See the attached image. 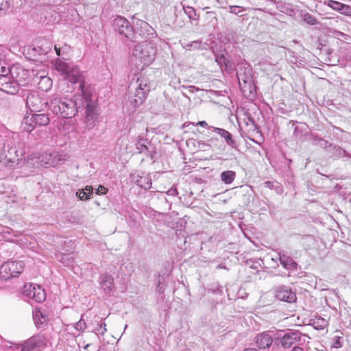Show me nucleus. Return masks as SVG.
<instances>
[{
  "mask_svg": "<svg viewBox=\"0 0 351 351\" xmlns=\"http://www.w3.org/2000/svg\"><path fill=\"white\" fill-rule=\"evenodd\" d=\"M156 53V49L152 43L147 41L138 43L133 49L129 64L136 71H142L154 60Z\"/></svg>",
  "mask_w": 351,
  "mask_h": 351,
  "instance_id": "nucleus-1",
  "label": "nucleus"
},
{
  "mask_svg": "<svg viewBox=\"0 0 351 351\" xmlns=\"http://www.w3.org/2000/svg\"><path fill=\"white\" fill-rule=\"evenodd\" d=\"M83 106L82 96L77 95L74 99L54 98L49 103V109L56 114L69 119L74 117Z\"/></svg>",
  "mask_w": 351,
  "mask_h": 351,
  "instance_id": "nucleus-2",
  "label": "nucleus"
},
{
  "mask_svg": "<svg viewBox=\"0 0 351 351\" xmlns=\"http://www.w3.org/2000/svg\"><path fill=\"white\" fill-rule=\"evenodd\" d=\"M3 162L8 167H12L19 164L25 154V145L23 142H7L3 148Z\"/></svg>",
  "mask_w": 351,
  "mask_h": 351,
  "instance_id": "nucleus-3",
  "label": "nucleus"
},
{
  "mask_svg": "<svg viewBox=\"0 0 351 351\" xmlns=\"http://www.w3.org/2000/svg\"><path fill=\"white\" fill-rule=\"evenodd\" d=\"M53 66L55 69L71 83H80V88H83L84 79L77 66L66 63L59 58L54 61Z\"/></svg>",
  "mask_w": 351,
  "mask_h": 351,
  "instance_id": "nucleus-4",
  "label": "nucleus"
},
{
  "mask_svg": "<svg viewBox=\"0 0 351 351\" xmlns=\"http://www.w3.org/2000/svg\"><path fill=\"white\" fill-rule=\"evenodd\" d=\"M24 269V264L21 261H8L0 267V278L7 280L18 276Z\"/></svg>",
  "mask_w": 351,
  "mask_h": 351,
  "instance_id": "nucleus-5",
  "label": "nucleus"
},
{
  "mask_svg": "<svg viewBox=\"0 0 351 351\" xmlns=\"http://www.w3.org/2000/svg\"><path fill=\"white\" fill-rule=\"evenodd\" d=\"M8 343L5 346L7 348H14L19 349L21 347V351H31L37 347H40L45 345V338L43 335H34L24 341L21 345L16 343H13L9 341H5Z\"/></svg>",
  "mask_w": 351,
  "mask_h": 351,
  "instance_id": "nucleus-6",
  "label": "nucleus"
},
{
  "mask_svg": "<svg viewBox=\"0 0 351 351\" xmlns=\"http://www.w3.org/2000/svg\"><path fill=\"white\" fill-rule=\"evenodd\" d=\"M114 31L128 39H132L133 28L129 21L123 16H117L113 21Z\"/></svg>",
  "mask_w": 351,
  "mask_h": 351,
  "instance_id": "nucleus-7",
  "label": "nucleus"
},
{
  "mask_svg": "<svg viewBox=\"0 0 351 351\" xmlns=\"http://www.w3.org/2000/svg\"><path fill=\"white\" fill-rule=\"evenodd\" d=\"M23 293L29 298L40 302L45 299V292L40 286L33 284H27L23 287Z\"/></svg>",
  "mask_w": 351,
  "mask_h": 351,
  "instance_id": "nucleus-8",
  "label": "nucleus"
},
{
  "mask_svg": "<svg viewBox=\"0 0 351 351\" xmlns=\"http://www.w3.org/2000/svg\"><path fill=\"white\" fill-rule=\"evenodd\" d=\"M47 104V102L43 100L38 93H30L27 96L26 105L31 111L40 112Z\"/></svg>",
  "mask_w": 351,
  "mask_h": 351,
  "instance_id": "nucleus-9",
  "label": "nucleus"
},
{
  "mask_svg": "<svg viewBox=\"0 0 351 351\" xmlns=\"http://www.w3.org/2000/svg\"><path fill=\"white\" fill-rule=\"evenodd\" d=\"M82 96L83 106L86 104V113L88 120H93L96 117L95 110L96 104L95 101H92L91 95L89 93L84 90V84L83 88H80Z\"/></svg>",
  "mask_w": 351,
  "mask_h": 351,
  "instance_id": "nucleus-10",
  "label": "nucleus"
},
{
  "mask_svg": "<svg viewBox=\"0 0 351 351\" xmlns=\"http://www.w3.org/2000/svg\"><path fill=\"white\" fill-rule=\"evenodd\" d=\"M302 336V334L300 331L289 330L281 337L280 343L282 347L283 348H291L296 342L301 340Z\"/></svg>",
  "mask_w": 351,
  "mask_h": 351,
  "instance_id": "nucleus-11",
  "label": "nucleus"
},
{
  "mask_svg": "<svg viewBox=\"0 0 351 351\" xmlns=\"http://www.w3.org/2000/svg\"><path fill=\"white\" fill-rule=\"evenodd\" d=\"M147 95L144 91L138 90L131 84L130 85L129 101L134 107L141 105L144 102Z\"/></svg>",
  "mask_w": 351,
  "mask_h": 351,
  "instance_id": "nucleus-12",
  "label": "nucleus"
},
{
  "mask_svg": "<svg viewBox=\"0 0 351 351\" xmlns=\"http://www.w3.org/2000/svg\"><path fill=\"white\" fill-rule=\"evenodd\" d=\"M276 296L280 300L289 303L293 302L296 300L295 293L287 287H280L278 288L276 291Z\"/></svg>",
  "mask_w": 351,
  "mask_h": 351,
  "instance_id": "nucleus-13",
  "label": "nucleus"
},
{
  "mask_svg": "<svg viewBox=\"0 0 351 351\" xmlns=\"http://www.w3.org/2000/svg\"><path fill=\"white\" fill-rule=\"evenodd\" d=\"M10 74L14 81L18 83V88L22 85L27 76V72L23 67L19 66H12L10 70Z\"/></svg>",
  "mask_w": 351,
  "mask_h": 351,
  "instance_id": "nucleus-14",
  "label": "nucleus"
},
{
  "mask_svg": "<svg viewBox=\"0 0 351 351\" xmlns=\"http://www.w3.org/2000/svg\"><path fill=\"white\" fill-rule=\"evenodd\" d=\"M272 341L273 338L269 331L261 332L256 337V344L259 349L269 348Z\"/></svg>",
  "mask_w": 351,
  "mask_h": 351,
  "instance_id": "nucleus-15",
  "label": "nucleus"
},
{
  "mask_svg": "<svg viewBox=\"0 0 351 351\" xmlns=\"http://www.w3.org/2000/svg\"><path fill=\"white\" fill-rule=\"evenodd\" d=\"M209 128H211L215 133L218 134L221 138H224L227 145L230 146L232 148H237V143L232 138V135L228 131L213 126H210Z\"/></svg>",
  "mask_w": 351,
  "mask_h": 351,
  "instance_id": "nucleus-16",
  "label": "nucleus"
},
{
  "mask_svg": "<svg viewBox=\"0 0 351 351\" xmlns=\"http://www.w3.org/2000/svg\"><path fill=\"white\" fill-rule=\"evenodd\" d=\"M100 284L101 288L106 293L112 291L114 285V279L110 275L103 274L100 276Z\"/></svg>",
  "mask_w": 351,
  "mask_h": 351,
  "instance_id": "nucleus-17",
  "label": "nucleus"
},
{
  "mask_svg": "<svg viewBox=\"0 0 351 351\" xmlns=\"http://www.w3.org/2000/svg\"><path fill=\"white\" fill-rule=\"evenodd\" d=\"M33 318L34 323L38 328H43L47 325L48 319L40 310H35Z\"/></svg>",
  "mask_w": 351,
  "mask_h": 351,
  "instance_id": "nucleus-18",
  "label": "nucleus"
},
{
  "mask_svg": "<svg viewBox=\"0 0 351 351\" xmlns=\"http://www.w3.org/2000/svg\"><path fill=\"white\" fill-rule=\"evenodd\" d=\"M280 262L282 267L287 269L296 270L297 263L293 260L292 258L287 256L286 255H280Z\"/></svg>",
  "mask_w": 351,
  "mask_h": 351,
  "instance_id": "nucleus-19",
  "label": "nucleus"
},
{
  "mask_svg": "<svg viewBox=\"0 0 351 351\" xmlns=\"http://www.w3.org/2000/svg\"><path fill=\"white\" fill-rule=\"evenodd\" d=\"M0 90L8 94L14 95L19 91L18 83L10 78L9 82L1 87Z\"/></svg>",
  "mask_w": 351,
  "mask_h": 351,
  "instance_id": "nucleus-20",
  "label": "nucleus"
},
{
  "mask_svg": "<svg viewBox=\"0 0 351 351\" xmlns=\"http://www.w3.org/2000/svg\"><path fill=\"white\" fill-rule=\"evenodd\" d=\"M130 84L132 85V86H134L135 88H138V90L144 91L147 94L149 92L150 86L149 84V81L146 77L138 78L135 82L131 83Z\"/></svg>",
  "mask_w": 351,
  "mask_h": 351,
  "instance_id": "nucleus-21",
  "label": "nucleus"
},
{
  "mask_svg": "<svg viewBox=\"0 0 351 351\" xmlns=\"http://www.w3.org/2000/svg\"><path fill=\"white\" fill-rule=\"evenodd\" d=\"M22 127L23 130L28 132H32L36 127L33 114H28L24 117L22 122Z\"/></svg>",
  "mask_w": 351,
  "mask_h": 351,
  "instance_id": "nucleus-22",
  "label": "nucleus"
},
{
  "mask_svg": "<svg viewBox=\"0 0 351 351\" xmlns=\"http://www.w3.org/2000/svg\"><path fill=\"white\" fill-rule=\"evenodd\" d=\"M53 82L49 77L41 76L38 82V88L42 91L47 92L51 89Z\"/></svg>",
  "mask_w": 351,
  "mask_h": 351,
  "instance_id": "nucleus-23",
  "label": "nucleus"
},
{
  "mask_svg": "<svg viewBox=\"0 0 351 351\" xmlns=\"http://www.w3.org/2000/svg\"><path fill=\"white\" fill-rule=\"evenodd\" d=\"M35 123L37 126L47 125L49 124L50 119L46 114H33Z\"/></svg>",
  "mask_w": 351,
  "mask_h": 351,
  "instance_id": "nucleus-24",
  "label": "nucleus"
},
{
  "mask_svg": "<svg viewBox=\"0 0 351 351\" xmlns=\"http://www.w3.org/2000/svg\"><path fill=\"white\" fill-rule=\"evenodd\" d=\"M93 195V188L90 186H86L84 189H79L76 192V195L82 200L90 199Z\"/></svg>",
  "mask_w": 351,
  "mask_h": 351,
  "instance_id": "nucleus-25",
  "label": "nucleus"
},
{
  "mask_svg": "<svg viewBox=\"0 0 351 351\" xmlns=\"http://www.w3.org/2000/svg\"><path fill=\"white\" fill-rule=\"evenodd\" d=\"M236 178L234 171H224L221 173V180L226 184H231Z\"/></svg>",
  "mask_w": 351,
  "mask_h": 351,
  "instance_id": "nucleus-26",
  "label": "nucleus"
},
{
  "mask_svg": "<svg viewBox=\"0 0 351 351\" xmlns=\"http://www.w3.org/2000/svg\"><path fill=\"white\" fill-rule=\"evenodd\" d=\"M147 144H149V143L147 139L140 138L136 143V147L138 150V153H146L148 150Z\"/></svg>",
  "mask_w": 351,
  "mask_h": 351,
  "instance_id": "nucleus-27",
  "label": "nucleus"
},
{
  "mask_svg": "<svg viewBox=\"0 0 351 351\" xmlns=\"http://www.w3.org/2000/svg\"><path fill=\"white\" fill-rule=\"evenodd\" d=\"M137 182L138 185L145 189H149L152 186V182L147 177L141 178V179L138 180Z\"/></svg>",
  "mask_w": 351,
  "mask_h": 351,
  "instance_id": "nucleus-28",
  "label": "nucleus"
},
{
  "mask_svg": "<svg viewBox=\"0 0 351 351\" xmlns=\"http://www.w3.org/2000/svg\"><path fill=\"white\" fill-rule=\"evenodd\" d=\"M184 11L185 14L188 16L189 19L191 20H196V11L195 10L190 6L183 7Z\"/></svg>",
  "mask_w": 351,
  "mask_h": 351,
  "instance_id": "nucleus-29",
  "label": "nucleus"
},
{
  "mask_svg": "<svg viewBox=\"0 0 351 351\" xmlns=\"http://www.w3.org/2000/svg\"><path fill=\"white\" fill-rule=\"evenodd\" d=\"M42 44L39 47H40V51L42 53H47L49 51L51 50L52 44L49 41L44 40L41 41Z\"/></svg>",
  "mask_w": 351,
  "mask_h": 351,
  "instance_id": "nucleus-30",
  "label": "nucleus"
},
{
  "mask_svg": "<svg viewBox=\"0 0 351 351\" xmlns=\"http://www.w3.org/2000/svg\"><path fill=\"white\" fill-rule=\"evenodd\" d=\"M324 4L328 5L334 10L339 12L340 8L343 3L338 2V1H333V0H327V1H324Z\"/></svg>",
  "mask_w": 351,
  "mask_h": 351,
  "instance_id": "nucleus-31",
  "label": "nucleus"
},
{
  "mask_svg": "<svg viewBox=\"0 0 351 351\" xmlns=\"http://www.w3.org/2000/svg\"><path fill=\"white\" fill-rule=\"evenodd\" d=\"M303 19L307 24L311 25L318 23L316 18L309 13L304 14L303 16Z\"/></svg>",
  "mask_w": 351,
  "mask_h": 351,
  "instance_id": "nucleus-32",
  "label": "nucleus"
},
{
  "mask_svg": "<svg viewBox=\"0 0 351 351\" xmlns=\"http://www.w3.org/2000/svg\"><path fill=\"white\" fill-rule=\"evenodd\" d=\"M343 346V338L340 336H335L332 340L331 346L334 348H339Z\"/></svg>",
  "mask_w": 351,
  "mask_h": 351,
  "instance_id": "nucleus-33",
  "label": "nucleus"
},
{
  "mask_svg": "<svg viewBox=\"0 0 351 351\" xmlns=\"http://www.w3.org/2000/svg\"><path fill=\"white\" fill-rule=\"evenodd\" d=\"M10 68L5 60H0V75L10 73Z\"/></svg>",
  "mask_w": 351,
  "mask_h": 351,
  "instance_id": "nucleus-34",
  "label": "nucleus"
},
{
  "mask_svg": "<svg viewBox=\"0 0 351 351\" xmlns=\"http://www.w3.org/2000/svg\"><path fill=\"white\" fill-rule=\"evenodd\" d=\"M228 9L230 13L236 15L241 14L243 11L245 10L244 8L238 5H230Z\"/></svg>",
  "mask_w": 351,
  "mask_h": 351,
  "instance_id": "nucleus-35",
  "label": "nucleus"
},
{
  "mask_svg": "<svg viewBox=\"0 0 351 351\" xmlns=\"http://www.w3.org/2000/svg\"><path fill=\"white\" fill-rule=\"evenodd\" d=\"M339 12L342 14L351 16V7L348 5L342 4Z\"/></svg>",
  "mask_w": 351,
  "mask_h": 351,
  "instance_id": "nucleus-36",
  "label": "nucleus"
},
{
  "mask_svg": "<svg viewBox=\"0 0 351 351\" xmlns=\"http://www.w3.org/2000/svg\"><path fill=\"white\" fill-rule=\"evenodd\" d=\"M86 328V324L84 320L81 319L79 322L75 323V328L78 331H84Z\"/></svg>",
  "mask_w": 351,
  "mask_h": 351,
  "instance_id": "nucleus-37",
  "label": "nucleus"
},
{
  "mask_svg": "<svg viewBox=\"0 0 351 351\" xmlns=\"http://www.w3.org/2000/svg\"><path fill=\"white\" fill-rule=\"evenodd\" d=\"M8 8L7 0H0V11L5 10Z\"/></svg>",
  "mask_w": 351,
  "mask_h": 351,
  "instance_id": "nucleus-38",
  "label": "nucleus"
},
{
  "mask_svg": "<svg viewBox=\"0 0 351 351\" xmlns=\"http://www.w3.org/2000/svg\"><path fill=\"white\" fill-rule=\"evenodd\" d=\"M107 331V329H106V324L104 323V322H102L100 324V328L99 329V332L101 335H104Z\"/></svg>",
  "mask_w": 351,
  "mask_h": 351,
  "instance_id": "nucleus-39",
  "label": "nucleus"
},
{
  "mask_svg": "<svg viewBox=\"0 0 351 351\" xmlns=\"http://www.w3.org/2000/svg\"><path fill=\"white\" fill-rule=\"evenodd\" d=\"M107 192V189L106 187H104V186H101L100 185L97 191H96V193L97 194H106Z\"/></svg>",
  "mask_w": 351,
  "mask_h": 351,
  "instance_id": "nucleus-40",
  "label": "nucleus"
},
{
  "mask_svg": "<svg viewBox=\"0 0 351 351\" xmlns=\"http://www.w3.org/2000/svg\"><path fill=\"white\" fill-rule=\"evenodd\" d=\"M201 42L199 41H194L192 42L189 45L190 47H194V48H199L200 47Z\"/></svg>",
  "mask_w": 351,
  "mask_h": 351,
  "instance_id": "nucleus-41",
  "label": "nucleus"
},
{
  "mask_svg": "<svg viewBox=\"0 0 351 351\" xmlns=\"http://www.w3.org/2000/svg\"><path fill=\"white\" fill-rule=\"evenodd\" d=\"M167 193L169 195H176L178 194L177 190L176 189H170Z\"/></svg>",
  "mask_w": 351,
  "mask_h": 351,
  "instance_id": "nucleus-42",
  "label": "nucleus"
},
{
  "mask_svg": "<svg viewBox=\"0 0 351 351\" xmlns=\"http://www.w3.org/2000/svg\"><path fill=\"white\" fill-rule=\"evenodd\" d=\"M197 125L202 127H206L208 125L207 123L205 121H199L197 122Z\"/></svg>",
  "mask_w": 351,
  "mask_h": 351,
  "instance_id": "nucleus-43",
  "label": "nucleus"
},
{
  "mask_svg": "<svg viewBox=\"0 0 351 351\" xmlns=\"http://www.w3.org/2000/svg\"><path fill=\"white\" fill-rule=\"evenodd\" d=\"M291 351H304V349L299 346H295Z\"/></svg>",
  "mask_w": 351,
  "mask_h": 351,
  "instance_id": "nucleus-44",
  "label": "nucleus"
},
{
  "mask_svg": "<svg viewBox=\"0 0 351 351\" xmlns=\"http://www.w3.org/2000/svg\"><path fill=\"white\" fill-rule=\"evenodd\" d=\"M54 49L56 52V54L58 56H60L61 53H60V47H58L56 45L54 46Z\"/></svg>",
  "mask_w": 351,
  "mask_h": 351,
  "instance_id": "nucleus-45",
  "label": "nucleus"
},
{
  "mask_svg": "<svg viewBox=\"0 0 351 351\" xmlns=\"http://www.w3.org/2000/svg\"><path fill=\"white\" fill-rule=\"evenodd\" d=\"M264 185H265V187H268V188H270V189H271V186H272V184H271V182L267 181V182H265L264 183Z\"/></svg>",
  "mask_w": 351,
  "mask_h": 351,
  "instance_id": "nucleus-46",
  "label": "nucleus"
},
{
  "mask_svg": "<svg viewBox=\"0 0 351 351\" xmlns=\"http://www.w3.org/2000/svg\"><path fill=\"white\" fill-rule=\"evenodd\" d=\"M189 90H190L191 92H194L195 90H198V88H196V87H195V86H189Z\"/></svg>",
  "mask_w": 351,
  "mask_h": 351,
  "instance_id": "nucleus-47",
  "label": "nucleus"
},
{
  "mask_svg": "<svg viewBox=\"0 0 351 351\" xmlns=\"http://www.w3.org/2000/svg\"><path fill=\"white\" fill-rule=\"evenodd\" d=\"M243 351H258L255 348H245Z\"/></svg>",
  "mask_w": 351,
  "mask_h": 351,
  "instance_id": "nucleus-48",
  "label": "nucleus"
},
{
  "mask_svg": "<svg viewBox=\"0 0 351 351\" xmlns=\"http://www.w3.org/2000/svg\"><path fill=\"white\" fill-rule=\"evenodd\" d=\"M241 79V74H238V80L239 82H240Z\"/></svg>",
  "mask_w": 351,
  "mask_h": 351,
  "instance_id": "nucleus-49",
  "label": "nucleus"
},
{
  "mask_svg": "<svg viewBox=\"0 0 351 351\" xmlns=\"http://www.w3.org/2000/svg\"><path fill=\"white\" fill-rule=\"evenodd\" d=\"M252 123L254 125V127H256V125L254 124V122L253 121H252Z\"/></svg>",
  "mask_w": 351,
  "mask_h": 351,
  "instance_id": "nucleus-50",
  "label": "nucleus"
},
{
  "mask_svg": "<svg viewBox=\"0 0 351 351\" xmlns=\"http://www.w3.org/2000/svg\"><path fill=\"white\" fill-rule=\"evenodd\" d=\"M217 268H223V267L221 266V265H218L217 266Z\"/></svg>",
  "mask_w": 351,
  "mask_h": 351,
  "instance_id": "nucleus-51",
  "label": "nucleus"
},
{
  "mask_svg": "<svg viewBox=\"0 0 351 351\" xmlns=\"http://www.w3.org/2000/svg\"><path fill=\"white\" fill-rule=\"evenodd\" d=\"M145 26H148L147 23L144 22Z\"/></svg>",
  "mask_w": 351,
  "mask_h": 351,
  "instance_id": "nucleus-52",
  "label": "nucleus"
},
{
  "mask_svg": "<svg viewBox=\"0 0 351 351\" xmlns=\"http://www.w3.org/2000/svg\"><path fill=\"white\" fill-rule=\"evenodd\" d=\"M242 80H243V82H244L245 83H246V82H247V80H245V79H242Z\"/></svg>",
  "mask_w": 351,
  "mask_h": 351,
  "instance_id": "nucleus-53",
  "label": "nucleus"
},
{
  "mask_svg": "<svg viewBox=\"0 0 351 351\" xmlns=\"http://www.w3.org/2000/svg\"><path fill=\"white\" fill-rule=\"evenodd\" d=\"M89 346V344H87L86 346H85V349L87 348Z\"/></svg>",
  "mask_w": 351,
  "mask_h": 351,
  "instance_id": "nucleus-54",
  "label": "nucleus"
}]
</instances>
